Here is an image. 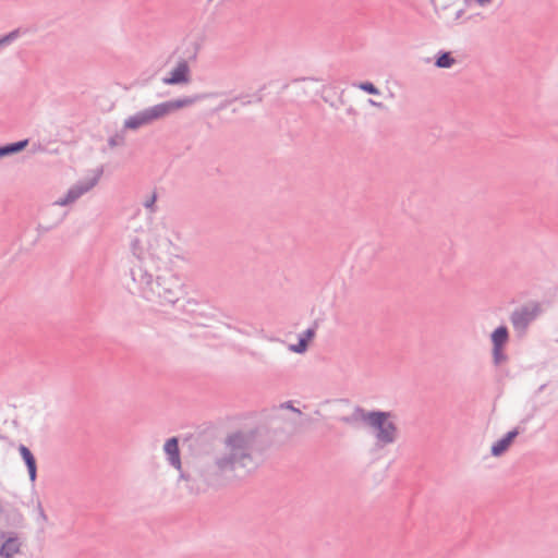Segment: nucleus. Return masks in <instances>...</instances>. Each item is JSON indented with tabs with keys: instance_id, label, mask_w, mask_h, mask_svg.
Wrapping results in <instances>:
<instances>
[{
	"instance_id": "nucleus-1",
	"label": "nucleus",
	"mask_w": 558,
	"mask_h": 558,
	"mask_svg": "<svg viewBox=\"0 0 558 558\" xmlns=\"http://www.w3.org/2000/svg\"><path fill=\"white\" fill-rule=\"evenodd\" d=\"M225 445V451L197 460V473L207 486L220 488L228 485L238 468H246L252 462L250 439L243 432L228 435Z\"/></svg>"
},
{
	"instance_id": "nucleus-2",
	"label": "nucleus",
	"mask_w": 558,
	"mask_h": 558,
	"mask_svg": "<svg viewBox=\"0 0 558 558\" xmlns=\"http://www.w3.org/2000/svg\"><path fill=\"white\" fill-rule=\"evenodd\" d=\"M393 416L392 412L372 410L369 411L368 426L374 429L377 442L381 446L393 444L398 437L397 424L389 421Z\"/></svg>"
},
{
	"instance_id": "nucleus-3",
	"label": "nucleus",
	"mask_w": 558,
	"mask_h": 558,
	"mask_svg": "<svg viewBox=\"0 0 558 558\" xmlns=\"http://www.w3.org/2000/svg\"><path fill=\"white\" fill-rule=\"evenodd\" d=\"M544 310L538 301H529L523 305L515 307L509 316V320L518 337L526 335L530 325L535 322Z\"/></svg>"
},
{
	"instance_id": "nucleus-4",
	"label": "nucleus",
	"mask_w": 558,
	"mask_h": 558,
	"mask_svg": "<svg viewBox=\"0 0 558 558\" xmlns=\"http://www.w3.org/2000/svg\"><path fill=\"white\" fill-rule=\"evenodd\" d=\"M150 293L160 300L161 305L175 306L183 296L182 283L172 275L158 276Z\"/></svg>"
},
{
	"instance_id": "nucleus-5",
	"label": "nucleus",
	"mask_w": 558,
	"mask_h": 558,
	"mask_svg": "<svg viewBox=\"0 0 558 558\" xmlns=\"http://www.w3.org/2000/svg\"><path fill=\"white\" fill-rule=\"evenodd\" d=\"M102 172V168H98L92 178L84 181H78L76 184L72 185L68 190L66 194L59 198L53 205L66 206L75 202L78 197L90 191L98 183Z\"/></svg>"
},
{
	"instance_id": "nucleus-6",
	"label": "nucleus",
	"mask_w": 558,
	"mask_h": 558,
	"mask_svg": "<svg viewBox=\"0 0 558 558\" xmlns=\"http://www.w3.org/2000/svg\"><path fill=\"white\" fill-rule=\"evenodd\" d=\"M165 116L161 110L160 104H157L155 106L141 110L133 116H130L128 119L124 120L123 128L124 130H137Z\"/></svg>"
},
{
	"instance_id": "nucleus-7",
	"label": "nucleus",
	"mask_w": 558,
	"mask_h": 558,
	"mask_svg": "<svg viewBox=\"0 0 558 558\" xmlns=\"http://www.w3.org/2000/svg\"><path fill=\"white\" fill-rule=\"evenodd\" d=\"M0 519L8 531L23 530L27 526L24 513L14 505L0 500Z\"/></svg>"
},
{
	"instance_id": "nucleus-8",
	"label": "nucleus",
	"mask_w": 558,
	"mask_h": 558,
	"mask_svg": "<svg viewBox=\"0 0 558 558\" xmlns=\"http://www.w3.org/2000/svg\"><path fill=\"white\" fill-rule=\"evenodd\" d=\"M0 557L13 558L21 553L23 541L16 531H0Z\"/></svg>"
},
{
	"instance_id": "nucleus-9",
	"label": "nucleus",
	"mask_w": 558,
	"mask_h": 558,
	"mask_svg": "<svg viewBox=\"0 0 558 558\" xmlns=\"http://www.w3.org/2000/svg\"><path fill=\"white\" fill-rule=\"evenodd\" d=\"M213 94L210 93H201L195 94L192 96H185L182 98L171 99L168 101L160 102L161 110L163 112V116H168L173 111H177L179 109L190 107L198 101L205 100L209 97H211Z\"/></svg>"
},
{
	"instance_id": "nucleus-10",
	"label": "nucleus",
	"mask_w": 558,
	"mask_h": 558,
	"mask_svg": "<svg viewBox=\"0 0 558 558\" xmlns=\"http://www.w3.org/2000/svg\"><path fill=\"white\" fill-rule=\"evenodd\" d=\"M191 82V69L186 60L178 62L169 75L162 77L165 85H185Z\"/></svg>"
},
{
	"instance_id": "nucleus-11",
	"label": "nucleus",
	"mask_w": 558,
	"mask_h": 558,
	"mask_svg": "<svg viewBox=\"0 0 558 558\" xmlns=\"http://www.w3.org/2000/svg\"><path fill=\"white\" fill-rule=\"evenodd\" d=\"M520 428L514 427L513 429L507 432L501 438L495 441L490 447V454L493 457H501L505 454L514 439L519 436Z\"/></svg>"
},
{
	"instance_id": "nucleus-12",
	"label": "nucleus",
	"mask_w": 558,
	"mask_h": 558,
	"mask_svg": "<svg viewBox=\"0 0 558 558\" xmlns=\"http://www.w3.org/2000/svg\"><path fill=\"white\" fill-rule=\"evenodd\" d=\"M163 451L167 456V460L169 464L173 466L175 470L181 471L182 462L179 447V438L170 437L166 440L163 445Z\"/></svg>"
},
{
	"instance_id": "nucleus-13",
	"label": "nucleus",
	"mask_w": 558,
	"mask_h": 558,
	"mask_svg": "<svg viewBox=\"0 0 558 558\" xmlns=\"http://www.w3.org/2000/svg\"><path fill=\"white\" fill-rule=\"evenodd\" d=\"M17 449H19L20 456H21V458H22V460L25 463V466L27 469L29 481H31L32 484H35V482L37 480V462H36V458L33 454V452L31 451V449L27 446L23 445V444H20Z\"/></svg>"
},
{
	"instance_id": "nucleus-14",
	"label": "nucleus",
	"mask_w": 558,
	"mask_h": 558,
	"mask_svg": "<svg viewBox=\"0 0 558 558\" xmlns=\"http://www.w3.org/2000/svg\"><path fill=\"white\" fill-rule=\"evenodd\" d=\"M316 335V326L308 327L303 332H301L298 337V343L290 344L289 350L303 354L307 351L310 342L314 339Z\"/></svg>"
},
{
	"instance_id": "nucleus-15",
	"label": "nucleus",
	"mask_w": 558,
	"mask_h": 558,
	"mask_svg": "<svg viewBox=\"0 0 558 558\" xmlns=\"http://www.w3.org/2000/svg\"><path fill=\"white\" fill-rule=\"evenodd\" d=\"M509 339L510 333L506 325H499L490 333L492 347H506Z\"/></svg>"
},
{
	"instance_id": "nucleus-16",
	"label": "nucleus",
	"mask_w": 558,
	"mask_h": 558,
	"mask_svg": "<svg viewBox=\"0 0 558 558\" xmlns=\"http://www.w3.org/2000/svg\"><path fill=\"white\" fill-rule=\"evenodd\" d=\"M29 143L28 138L0 145V158L8 157L21 153Z\"/></svg>"
},
{
	"instance_id": "nucleus-17",
	"label": "nucleus",
	"mask_w": 558,
	"mask_h": 558,
	"mask_svg": "<svg viewBox=\"0 0 558 558\" xmlns=\"http://www.w3.org/2000/svg\"><path fill=\"white\" fill-rule=\"evenodd\" d=\"M456 63V59L450 51L440 50L435 56V66L438 69H450Z\"/></svg>"
},
{
	"instance_id": "nucleus-18",
	"label": "nucleus",
	"mask_w": 558,
	"mask_h": 558,
	"mask_svg": "<svg viewBox=\"0 0 558 558\" xmlns=\"http://www.w3.org/2000/svg\"><path fill=\"white\" fill-rule=\"evenodd\" d=\"M131 275L134 281H140L141 284L148 288L149 292H151V286L155 284V280H153V276L141 267L136 269H131Z\"/></svg>"
},
{
	"instance_id": "nucleus-19",
	"label": "nucleus",
	"mask_w": 558,
	"mask_h": 558,
	"mask_svg": "<svg viewBox=\"0 0 558 558\" xmlns=\"http://www.w3.org/2000/svg\"><path fill=\"white\" fill-rule=\"evenodd\" d=\"M369 411H365L362 407L356 405L353 409V412L350 414L351 425H355L359 422H363L368 425L369 422Z\"/></svg>"
},
{
	"instance_id": "nucleus-20",
	"label": "nucleus",
	"mask_w": 558,
	"mask_h": 558,
	"mask_svg": "<svg viewBox=\"0 0 558 558\" xmlns=\"http://www.w3.org/2000/svg\"><path fill=\"white\" fill-rule=\"evenodd\" d=\"M369 411H365L362 407L356 405L353 409V412L350 414L351 425H355L359 422H363L368 425L369 422Z\"/></svg>"
},
{
	"instance_id": "nucleus-21",
	"label": "nucleus",
	"mask_w": 558,
	"mask_h": 558,
	"mask_svg": "<svg viewBox=\"0 0 558 558\" xmlns=\"http://www.w3.org/2000/svg\"><path fill=\"white\" fill-rule=\"evenodd\" d=\"M35 510L37 512L36 522L39 525L38 532L44 533L45 524L48 522V517H47L45 509L43 507V504L39 499H37V501H36Z\"/></svg>"
},
{
	"instance_id": "nucleus-22",
	"label": "nucleus",
	"mask_w": 558,
	"mask_h": 558,
	"mask_svg": "<svg viewBox=\"0 0 558 558\" xmlns=\"http://www.w3.org/2000/svg\"><path fill=\"white\" fill-rule=\"evenodd\" d=\"M506 347H492V359L495 366H499L508 361V355L505 352Z\"/></svg>"
},
{
	"instance_id": "nucleus-23",
	"label": "nucleus",
	"mask_w": 558,
	"mask_h": 558,
	"mask_svg": "<svg viewBox=\"0 0 558 558\" xmlns=\"http://www.w3.org/2000/svg\"><path fill=\"white\" fill-rule=\"evenodd\" d=\"M124 144H125V130L124 129L120 132H117L114 135H112L108 138V145L111 148H114L117 146H123Z\"/></svg>"
},
{
	"instance_id": "nucleus-24",
	"label": "nucleus",
	"mask_w": 558,
	"mask_h": 558,
	"mask_svg": "<svg viewBox=\"0 0 558 558\" xmlns=\"http://www.w3.org/2000/svg\"><path fill=\"white\" fill-rule=\"evenodd\" d=\"M130 247H131V251L133 253V255L135 257H137L138 259H142L143 258V255H144V247L142 245V241L137 238V236H134L131 242H130Z\"/></svg>"
},
{
	"instance_id": "nucleus-25",
	"label": "nucleus",
	"mask_w": 558,
	"mask_h": 558,
	"mask_svg": "<svg viewBox=\"0 0 558 558\" xmlns=\"http://www.w3.org/2000/svg\"><path fill=\"white\" fill-rule=\"evenodd\" d=\"M265 86H263L257 93L253 94L252 99H248V96H240L236 97L235 100H240L242 106H247L253 102L259 104L263 101V95L260 94V90H263Z\"/></svg>"
},
{
	"instance_id": "nucleus-26",
	"label": "nucleus",
	"mask_w": 558,
	"mask_h": 558,
	"mask_svg": "<svg viewBox=\"0 0 558 558\" xmlns=\"http://www.w3.org/2000/svg\"><path fill=\"white\" fill-rule=\"evenodd\" d=\"M20 36V29L11 31L10 33L0 37V48L11 45Z\"/></svg>"
},
{
	"instance_id": "nucleus-27",
	"label": "nucleus",
	"mask_w": 558,
	"mask_h": 558,
	"mask_svg": "<svg viewBox=\"0 0 558 558\" xmlns=\"http://www.w3.org/2000/svg\"><path fill=\"white\" fill-rule=\"evenodd\" d=\"M357 88L369 95H380V90L372 82L365 81L359 84H354Z\"/></svg>"
},
{
	"instance_id": "nucleus-28",
	"label": "nucleus",
	"mask_w": 558,
	"mask_h": 558,
	"mask_svg": "<svg viewBox=\"0 0 558 558\" xmlns=\"http://www.w3.org/2000/svg\"><path fill=\"white\" fill-rule=\"evenodd\" d=\"M157 201V194L156 193H153L144 203V207L146 209H149L151 213H155L156 211V206H155V203Z\"/></svg>"
},
{
	"instance_id": "nucleus-29",
	"label": "nucleus",
	"mask_w": 558,
	"mask_h": 558,
	"mask_svg": "<svg viewBox=\"0 0 558 558\" xmlns=\"http://www.w3.org/2000/svg\"><path fill=\"white\" fill-rule=\"evenodd\" d=\"M62 219H63V217L59 218L54 223L48 225V226H44V225L39 223L37 226V231L40 234L45 233V232H48V231L52 230L56 226H58L62 221Z\"/></svg>"
},
{
	"instance_id": "nucleus-30",
	"label": "nucleus",
	"mask_w": 558,
	"mask_h": 558,
	"mask_svg": "<svg viewBox=\"0 0 558 558\" xmlns=\"http://www.w3.org/2000/svg\"><path fill=\"white\" fill-rule=\"evenodd\" d=\"M281 407H282V408H286V409H289V410H292L293 412H295V413H298V414H301V413H302L299 409H296V408H294V407H293V404H292V402H291V401H287V402L282 403V404H281Z\"/></svg>"
},
{
	"instance_id": "nucleus-31",
	"label": "nucleus",
	"mask_w": 558,
	"mask_h": 558,
	"mask_svg": "<svg viewBox=\"0 0 558 558\" xmlns=\"http://www.w3.org/2000/svg\"><path fill=\"white\" fill-rule=\"evenodd\" d=\"M340 422L351 425L350 415H343L338 418Z\"/></svg>"
},
{
	"instance_id": "nucleus-32",
	"label": "nucleus",
	"mask_w": 558,
	"mask_h": 558,
	"mask_svg": "<svg viewBox=\"0 0 558 558\" xmlns=\"http://www.w3.org/2000/svg\"><path fill=\"white\" fill-rule=\"evenodd\" d=\"M478 5L484 7L488 4L492 0H475Z\"/></svg>"
},
{
	"instance_id": "nucleus-33",
	"label": "nucleus",
	"mask_w": 558,
	"mask_h": 558,
	"mask_svg": "<svg viewBox=\"0 0 558 558\" xmlns=\"http://www.w3.org/2000/svg\"><path fill=\"white\" fill-rule=\"evenodd\" d=\"M368 101H369V104H371V105H373V106H376V107H383V104H381V102H376V101H374L373 99H369Z\"/></svg>"
},
{
	"instance_id": "nucleus-34",
	"label": "nucleus",
	"mask_w": 558,
	"mask_h": 558,
	"mask_svg": "<svg viewBox=\"0 0 558 558\" xmlns=\"http://www.w3.org/2000/svg\"><path fill=\"white\" fill-rule=\"evenodd\" d=\"M463 10H459L457 13H456V20L460 19L462 15H463Z\"/></svg>"
},
{
	"instance_id": "nucleus-35",
	"label": "nucleus",
	"mask_w": 558,
	"mask_h": 558,
	"mask_svg": "<svg viewBox=\"0 0 558 558\" xmlns=\"http://www.w3.org/2000/svg\"><path fill=\"white\" fill-rule=\"evenodd\" d=\"M180 477L187 481L190 478V474H185L181 471Z\"/></svg>"
},
{
	"instance_id": "nucleus-36",
	"label": "nucleus",
	"mask_w": 558,
	"mask_h": 558,
	"mask_svg": "<svg viewBox=\"0 0 558 558\" xmlns=\"http://www.w3.org/2000/svg\"><path fill=\"white\" fill-rule=\"evenodd\" d=\"M144 296H145L146 299H148V300L150 299V296H149L148 294H146V292H144Z\"/></svg>"
},
{
	"instance_id": "nucleus-37",
	"label": "nucleus",
	"mask_w": 558,
	"mask_h": 558,
	"mask_svg": "<svg viewBox=\"0 0 558 558\" xmlns=\"http://www.w3.org/2000/svg\"><path fill=\"white\" fill-rule=\"evenodd\" d=\"M433 3L435 2V0H430Z\"/></svg>"
}]
</instances>
